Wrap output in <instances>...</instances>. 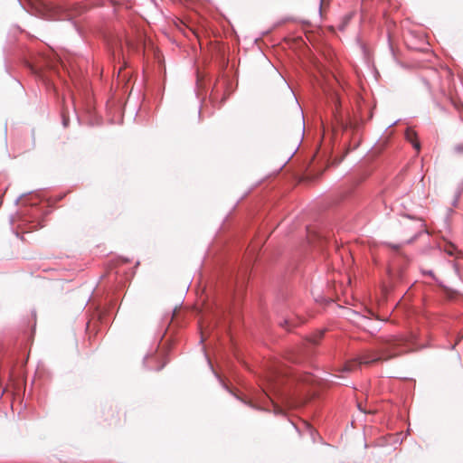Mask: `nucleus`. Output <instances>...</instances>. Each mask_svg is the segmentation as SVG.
I'll list each match as a JSON object with an SVG mask.
<instances>
[{
  "instance_id": "8",
  "label": "nucleus",
  "mask_w": 463,
  "mask_h": 463,
  "mask_svg": "<svg viewBox=\"0 0 463 463\" xmlns=\"http://www.w3.org/2000/svg\"><path fill=\"white\" fill-rule=\"evenodd\" d=\"M330 3V0H321L320 2V11H322L325 7H326Z\"/></svg>"
},
{
  "instance_id": "1",
  "label": "nucleus",
  "mask_w": 463,
  "mask_h": 463,
  "mask_svg": "<svg viewBox=\"0 0 463 463\" xmlns=\"http://www.w3.org/2000/svg\"><path fill=\"white\" fill-rule=\"evenodd\" d=\"M406 340L402 336H391L383 341L378 351H367L358 357L359 364H371L378 361H387L397 357L408 350L405 347Z\"/></svg>"
},
{
  "instance_id": "6",
  "label": "nucleus",
  "mask_w": 463,
  "mask_h": 463,
  "mask_svg": "<svg viewBox=\"0 0 463 463\" xmlns=\"http://www.w3.org/2000/svg\"><path fill=\"white\" fill-rule=\"evenodd\" d=\"M353 14H349L345 16L343 24L340 25V30H344L350 19L352 18Z\"/></svg>"
},
{
  "instance_id": "10",
  "label": "nucleus",
  "mask_w": 463,
  "mask_h": 463,
  "mask_svg": "<svg viewBox=\"0 0 463 463\" xmlns=\"http://www.w3.org/2000/svg\"><path fill=\"white\" fill-rule=\"evenodd\" d=\"M388 246L395 250H398L400 249V245H394V244L388 243Z\"/></svg>"
},
{
  "instance_id": "5",
  "label": "nucleus",
  "mask_w": 463,
  "mask_h": 463,
  "mask_svg": "<svg viewBox=\"0 0 463 463\" xmlns=\"http://www.w3.org/2000/svg\"><path fill=\"white\" fill-rule=\"evenodd\" d=\"M324 336V331H319L309 337V341L313 344H317L319 340Z\"/></svg>"
},
{
  "instance_id": "9",
  "label": "nucleus",
  "mask_w": 463,
  "mask_h": 463,
  "mask_svg": "<svg viewBox=\"0 0 463 463\" xmlns=\"http://www.w3.org/2000/svg\"><path fill=\"white\" fill-rule=\"evenodd\" d=\"M62 123L64 127H68L69 125V118L65 116L64 113H62Z\"/></svg>"
},
{
  "instance_id": "4",
  "label": "nucleus",
  "mask_w": 463,
  "mask_h": 463,
  "mask_svg": "<svg viewBox=\"0 0 463 463\" xmlns=\"http://www.w3.org/2000/svg\"><path fill=\"white\" fill-rule=\"evenodd\" d=\"M406 139L410 141L414 148L419 151L420 148V143L417 141V134L415 131L408 128L405 132Z\"/></svg>"
},
{
  "instance_id": "7",
  "label": "nucleus",
  "mask_w": 463,
  "mask_h": 463,
  "mask_svg": "<svg viewBox=\"0 0 463 463\" xmlns=\"http://www.w3.org/2000/svg\"><path fill=\"white\" fill-rule=\"evenodd\" d=\"M454 151L458 154H463V144H458L454 146Z\"/></svg>"
},
{
  "instance_id": "2",
  "label": "nucleus",
  "mask_w": 463,
  "mask_h": 463,
  "mask_svg": "<svg viewBox=\"0 0 463 463\" xmlns=\"http://www.w3.org/2000/svg\"><path fill=\"white\" fill-rule=\"evenodd\" d=\"M361 364H359L358 358L350 360L346 362L341 368H339L337 371L342 373H352L355 370H357Z\"/></svg>"
},
{
  "instance_id": "3",
  "label": "nucleus",
  "mask_w": 463,
  "mask_h": 463,
  "mask_svg": "<svg viewBox=\"0 0 463 463\" xmlns=\"http://www.w3.org/2000/svg\"><path fill=\"white\" fill-rule=\"evenodd\" d=\"M335 110L334 111V118L337 124H339L344 128H347V125L344 122L342 116L339 111L340 100L337 96H335Z\"/></svg>"
}]
</instances>
